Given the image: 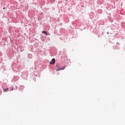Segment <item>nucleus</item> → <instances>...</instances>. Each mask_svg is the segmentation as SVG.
<instances>
[{"mask_svg": "<svg viewBox=\"0 0 125 125\" xmlns=\"http://www.w3.org/2000/svg\"><path fill=\"white\" fill-rule=\"evenodd\" d=\"M8 89V88L3 89V90H4V91H7Z\"/></svg>", "mask_w": 125, "mask_h": 125, "instance_id": "20e7f679", "label": "nucleus"}, {"mask_svg": "<svg viewBox=\"0 0 125 125\" xmlns=\"http://www.w3.org/2000/svg\"><path fill=\"white\" fill-rule=\"evenodd\" d=\"M55 59L53 58L52 59L51 61L50 62V64H55Z\"/></svg>", "mask_w": 125, "mask_h": 125, "instance_id": "f257e3e1", "label": "nucleus"}, {"mask_svg": "<svg viewBox=\"0 0 125 125\" xmlns=\"http://www.w3.org/2000/svg\"><path fill=\"white\" fill-rule=\"evenodd\" d=\"M42 33L45 34V35H46L47 36V32L46 31H42Z\"/></svg>", "mask_w": 125, "mask_h": 125, "instance_id": "7ed1b4c3", "label": "nucleus"}, {"mask_svg": "<svg viewBox=\"0 0 125 125\" xmlns=\"http://www.w3.org/2000/svg\"><path fill=\"white\" fill-rule=\"evenodd\" d=\"M12 90H13V89H12Z\"/></svg>", "mask_w": 125, "mask_h": 125, "instance_id": "423d86ee", "label": "nucleus"}, {"mask_svg": "<svg viewBox=\"0 0 125 125\" xmlns=\"http://www.w3.org/2000/svg\"><path fill=\"white\" fill-rule=\"evenodd\" d=\"M3 9H5V8H3Z\"/></svg>", "mask_w": 125, "mask_h": 125, "instance_id": "39448f33", "label": "nucleus"}, {"mask_svg": "<svg viewBox=\"0 0 125 125\" xmlns=\"http://www.w3.org/2000/svg\"><path fill=\"white\" fill-rule=\"evenodd\" d=\"M65 68H66V66L58 69H57V71H60L61 70H64V69H65Z\"/></svg>", "mask_w": 125, "mask_h": 125, "instance_id": "f03ea898", "label": "nucleus"}]
</instances>
